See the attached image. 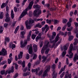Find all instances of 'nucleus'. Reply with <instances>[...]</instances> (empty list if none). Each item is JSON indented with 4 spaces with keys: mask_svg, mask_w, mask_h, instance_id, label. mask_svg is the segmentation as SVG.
<instances>
[{
    "mask_svg": "<svg viewBox=\"0 0 78 78\" xmlns=\"http://www.w3.org/2000/svg\"><path fill=\"white\" fill-rule=\"evenodd\" d=\"M33 3H34V2H33V1H31L28 7H27L25 10L22 13L20 17V19L22 18L23 16H25L26 15V14H27V11H28V10H30V9H31V8H32V6H33Z\"/></svg>",
    "mask_w": 78,
    "mask_h": 78,
    "instance_id": "nucleus-1",
    "label": "nucleus"
},
{
    "mask_svg": "<svg viewBox=\"0 0 78 78\" xmlns=\"http://www.w3.org/2000/svg\"><path fill=\"white\" fill-rule=\"evenodd\" d=\"M72 50H73V44H71L69 47V55L68 54L66 55V56H68L69 58H72L73 55V54L72 52Z\"/></svg>",
    "mask_w": 78,
    "mask_h": 78,
    "instance_id": "nucleus-2",
    "label": "nucleus"
},
{
    "mask_svg": "<svg viewBox=\"0 0 78 78\" xmlns=\"http://www.w3.org/2000/svg\"><path fill=\"white\" fill-rule=\"evenodd\" d=\"M46 68L47 69L45 70L43 73V77H45L47 76V72L51 68V66L48 65L46 66Z\"/></svg>",
    "mask_w": 78,
    "mask_h": 78,
    "instance_id": "nucleus-3",
    "label": "nucleus"
},
{
    "mask_svg": "<svg viewBox=\"0 0 78 78\" xmlns=\"http://www.w3.org/2000/svg\"><path fill=\"white\" fill-rule=\"evenodd\" d=\"M69 46V43H67L66 44V45L63 46L64 51L62 53V57H64V56H65V55H66V51L65 50H66L68 48L67 47H68Z\"/></svg>",
    "mask_w": 78,
    "mask_h": 78,
    "instance_id": "nucleus-4",
    "label": "nucleus"
},
{
    "mask_svg": "<svg viewBox=\"0 0 78 78\" xmlns=\"http://www.w3.org/2000/svg\"><path fill=\"white\" fill-rule=\"evenodd\" d=\"M7 55V51L5 49L3 48L2 51H0V56H6Z\"/></svg>",
    "mask_w": 78,
    "mask_h": 78,
    "instance_id": "nucleus-5",
    "label": "nucleus"
},
{
    "mask_svg": "<svg viewBox=\"0 0 78 78\" xmlns=\"http://www.w3.org/2000/svg\"><path fill=\"white\" fill-rule=\"evenodd\" d=\"M42 14V10L39 9L37 10H35L34 11V16H36L37 15H40Z\"/></svg>",
    "mask_w": 78,
    "mask_h": 78,
    "instance_id": "nucleus-6",
    "label": "nucleus"
},
{
    "mask_svg": "<svg viewBox=\"0 0 78 78\" xmlns=\"http://www.w3.org/2000/svg\"><path fill=\"white\" fill-rule=\"evenodd\" d=\"M49 42H48L47 44L45 45H44V47L42 48L41 51V53L42 55L44 54L45 50L46 49H47V48H48V44H49Z\"/></svg>",
    "mask_w": 78,
    "mask_h": 78,
    "instance_id": "nucleus-7",
    "label": "nucleus"
},
{
    "mask_svg": "<svg viewBox=\"0 0 78 78\" xmlns=\"http://www.w3.org/2000/svg\"><path fill=\"white\" fill-rule=\"evenodd\" d=\"M28 47H29V53L30 55H31L33 53V48H32V45L31 44H30L29 46L28 45L27 48H28Z\"/></svg>",
    "mask_w": 78,
    "mask_h": 78,
    "instance_id": "nucleus-8",
    "label": "nucleus"
},
{
    "mask_svg": "<svg viewBox=\"0 0 78 78\" xmlns=\"http://www.w3.org/2000/svg\"><path fill=\"white\" fill-rule=\"evenodd\" d=\"M18 63L19 64L22 65V67L23 68L25 67V61H23V62L21 60H19L18 61Z\"/></svg>",
    "mask_w": 78,
    "mask_h": 78,
    "instance_id": "nucleus-9",
    "label": "nucleus"
},
{
    "mask_svg": "<svg viewBox=\"0 0 78 78\" xmlns=\"http://www.w3.org/2000/svg\"><path fill=\"white\" fill-rule=\"evenodd\" d=\"M20 47L21 48H24V47H25V46L27 45L28 43L27 41H25L23 44V41H21L20 43Z\"/></svg>",
    "mask_w": 78,
    "mask_h": 78,
    "instance_id": "nucleus-10",
    "label": "nucleus"
},
{
    "mask_svg": "<svg viewBox=\"0 0 78 78\" xmlns=\"http://www.w3.org/2000/svg\"><path fill=\"white\" fill-rule=\"evenodd\" d=\"M69 73V72L67 71L66 72V75L65 76V78H72V76H71V74Z\"/></svg>",
    "mask_w": 78,
    "mask_h": 78,
    "instance_id": "nucleus-11",
    "label": "nucleus"
},
{
    "mask_svg": "<svg viewBox=\"0 0 78 78\" xmlns=\"http://www.w3.org/2000/svg\"><path fill=\"white\" fill-rule=\"evenodd\" d=\"M25 24L27 30H30L31 28L30 25L28 24V21L27 20L25 22Z\"/></svg>",
    "mask_w": 78,
    "mask_h": 78,
    "instance_id": "nucleus-12",
    "label": "nucleus"
},
{
    "mask_svg": "<svg viewBox=\"0 0 78 78\" xmlns=\"http://www.w3.org/2000/svg\"><path fill=\"white\" fill-rule=\"evenodd\" d=\"M14 71V66H12L10 70H9L8 74H10L11 73H13Z\"/></svg>",
    "mask_w": 78,
    "mask_h": 78,
    "instance_id": "nucleus-13",
    "label": "nucleus"
},
{
    "mask_svg": "<svg viewBox=\"0 0 78 78\" xmlns=\"http://www.w3.org/2000/svg\"><path fill=\"white\" fill-rule=\"evenodd\" d=\"M31 33H32V31H30L29 33V34L27 35V41H30V37L31 36Z\"/></svg>",
    "mask_w": 78,
    "mask_h": 78,
    "instance_id": "nucleus-14",
    "label": "nucleus"
},
{
    "mask_svg": "<svg viewBox=\"0 0 78 78\" xmlns=\"http://www.w3.org/2000/svg\"><path fill=\"white\" fill-rule=\"evenodd\" d=\"M33 47L34 48V52L35 53L37 52V46L36 44H34L33 46Z\"/></svg>",
    "mask_w": 78,
    "mask_h": 78,
    "instance_id": "nucleus-15",
    "label": "nucleus"
},
{
    "mask_svg": "<svg viewBox=\"0 0 78 78\" xmlns=\"http://www.w3.org/2000/svg\"><path fill=\"white\" fill-rule=\"evenodd\" d=\"M25 34V32L23 31L21 32L20 34L21 37V38H25V37H24Z\"/></svg>",
    "mask_w": 78,
    "mask_h": 78,
    "instance_id": "nucleus-16",
    "label": "nucleus"
},
{
    "mask_svg": "<svg viewBox=\"0 0 78 78\" xmlns=\"http://www.w3.org/2000/svg\"><path fill=\"white\" fill-rule=\"evenodd\" d=\"M5 45H6V41L7 42H9L10 40V39L9 37H5Z\"/></svg>",
    "mask_w": 78,
    "mask_h": 78,
    "instance_id": "nucleus-17",
    "label": "nucleus"
},
{
    "mask_svg": "<svg viewBox=\"0 0 78 78\" xmlns=\"http://www.w3.org/2000/svg\"><path fill=\"white\" fill-rule=\"evenodd\" d=\"M5 21L7 23H10L11 22V18L10 17L6 18Z\"/></svg>",
    "mask_w": 78,
    "mask_h": 78,
    "instance_id": "nucleus-18",
    "label": "nucleus"
},
{
    "mask_svg": "<svg viewBox=\"0 0 78 78\" xmlns=\"http://www.w3.org/2000/svg\"><path fill=\"white\" fill-rule=\"evenodd\" d=\"M44 28H45V29H46V28H47L45 31V33H47V31H48V30H49V29L50 28V27H49V26L48 27V25H46L45 26V27Z\"/></svg>",
    "mask_w": 78,
    "mask_h": 78,
    "instance_id": "nucleus-19",
    "label": "nucleus"
},
{
    "mask_svg": "<svg viewBox=\"0 0 78 78\" xmlns=\"http://www.w3.org/2000/svg\"><path fill=\"white\" fill-rule=\"evenodd\" d=\"M23 56V52H20L18 55V59H20L21 58H22V56Z\"/></svg>",
    "mask_w": 78,
    "mask_h": 78,
    "instance_id": "nucleus-20",
    "label": "nucleus"
},
{
    "mask_svg": "<svg viewBox=\"0 0 78 78\" xmlns=\"http://www.w3.org/2000/svg\"><path fill=\"white\" fill-rule=\"evenodd\" d=\"M11 17L12 19H14V17L15 15L14 14V12H13V10L12 9V10L11 12Z\"/></svg>",
    "mask_w": 78,
    "mask_h": 78,
    "instance_id": "nucleus-21",
    "label": "nucleus"
},
{
    "mask_svg": "<svg viewBox=\"0 0 78 78\" xmlns=\"http://www.w3.org/2000/svg\"><path fill=\"white\" fill-rule=\"evenodd\" d=\"M13 60V58H12L11 57L9 58H8V63L9 64H11V62Z\"/></svg>",
    "mask_w": 78,
    "mask_h": 78,
    "instance_id": "nucleus-22",
    "label": "nucleus"
},
{
    "mask_svg": "<svg viewBox=\"0 0 78 78\" xmlns=\"http://www.w3.org/2000/svg\"><path fill=\"white\" fill-rule=\"evenodd\" d=\"M42 25L40 24V23H38L35 26V27L36 28V27H38V28H42Z\"/></svg>",
    "mask_w": 78,
    "mask_h": 78,
    "instance_id": "nucleus-23",
    "label": "nucleus"
},
{
    "mask_svg": "<svg viewBox=\"0 0 78 78\" xmlns=\"http://www.w3.org/2000/svg\"><path fill=\"white\" fill-rule=\"evenodd\" d=\"M3 17H4V13L3 12H1L0 15V19H2Z\"/></svg>",
    "mask_w": 78,
    "mask_h": 78,
    "instance_id": "nucleus-24",
    "label": "nucleus"
},
{
    "mask_svg": "<svg viewBox=\"0 0 78 78\" xmlns=\"http://www.w3.org/2000/svg\"><path fill=\"white\" fill-rule=\"evenodd\" d=\"M33 8H40L41 6L38 5H33Z\"/></svg>",
    "mask_w": 78,
    "mask_h": 78,
    "instance_id": "nucleus-25",
    "label": "nucleus"
},
{
    "mask_svg": "<svg viewBox=\"0 0 78 78\" xmlns=\"http://www.w3.org/2000/svg\"><path fill=\"white\" fill-rule=\"evenodd\" d=\"M41 39L42 37H41L37 36L36 38V42H38V41H39V40H40V39Z\"/></svg>",
    "mask_w": 78,
    "mask_h": 78,
    "instance_id": "nucleus-26",
    "label": "nucleus"
},
{
    "mask_svg": "<svg viewBox=\"0 0 78 78\" xmlns=\"http://www.w3.org/2000/svg\"><path fill=\"white\" fill-rule=\"evenodd\" d=\"M42 58L43 59V60H42L43 62H45L46 60H47V57H45V56H43L42 57Z\"/></svg>",
    "mask_w": 78,
    "mask_h": 78,
    "instance_id": "nucleus-27",
    "label": "nucleus"
},
{
    "mask_svg": "<svg viewBox=\"0 0 78 78\" xmlns=\"http://www.w3.org/2000/svg\"><path fill=\"white\" fill-rule=\"evenodd\" d=\"M34 22V21L33 20H29L28 22V25H30L31 23H33Z\"/></svg>",
    "mask_w": 78,
    "mask_h": 78,
    "instance_id": "nucleus-28",
    "label": "nucleus"
},
{
    "mask_svg": "<svg viewBox=\"0 0 78 78\" xmlns=\"http://www.w3.org/2000/svg\"><path fill=\"white\" fill-rule=\"evenodd\" d=\"M27 66H28V70H29V72L30 71V67H31V63L29 62V63L27 65Z\"/></svg>",
    "mask_w": 78,
    "mask_h": 78,
    "instance_id": "nucleus-29",
    "label": "nucleus"
},
{
    "mask_svg": "<svg viewBox=\"0 0 78 78\" xmlns=\"http://www.w3.org/2000/svg\"><path fill=\"white\" fill-rule=\"evenodd\" d=\"M19 26H18L16 27L14 33L15 34L17 33V31L19 30Z\"/></svg>",
    "mask_w": 78,
    "mask_h": 78,
    "instance_id": "nucleus-30",
    "label": "nucleus"
},
{
    "mask_svg": "<svg viewBox=\"0 0 78 78\" xmlns=\"http://www.w3.org/2000/svg\"><path fill=\"white\" fill-rule=\"evenodd\" d=\"M78 43V40L77 39H75V42L73 43L74 45H76Z\"/></svg>",
    "mask_w": 78,
    "mask_h": 78,
    "instance_id": "nucleus-31",
    "label": "nucleus"
},
{
    "mask_svg": "<svg viewBox=\"0 0 78 78\" xmlns=\"http://www.w3.org/2000/svg\"><path fill=\"white\" fill-rule=\"evenodd\" d=\"M51 68L53 70H55L56 69V65L54 64L51 66Z\"/></svg>",
    "mask_w": 78,
    "mask_h": 78,
    "instance_id": "nucleus-32",
    "label": "nucleus"
},
{
    "mask_svg": "<svg viewBox=\"0 0 78 78\" xmlns=\"http://www.w3.org/2000/svg\"><path fill=\"white\" fill-rule=\"evenodd\" d=\"M4 29L2 26H0V33H2Z\"/></svg>",
    "mask_w": 78,
    "mask_h": 78,
    "instance_id": "nucleus-33",
    "label": "nucleus"
},
{
    "mask_svg": "<svg viewBox=\"0 0 78 78\" xmlns=\"http://www.w3.org/2000/svg\"><path fill=\"white\" fill-rule=\"evenodd\" d=\"M5 70H2L1 72V75H5Z\"/></svg>",
    "mask_w": 78,
    "mask_h": 78,
    "instance_id": "nucleus-34",
    "label": "nucleus"
},
{
    "mask_svg": "<svg viewBox=\"0 0 78 78\" xmlns=\"http://www.w3.org/2000/svg\"><path fill=\"white\" fill-rule=\"evenodd\" d=\"M58 40H59V37L58 36H57L56 37L55 42H58Z\"/></svg>",
    "mask_w": 78,
    "mask_h": 78,
    "instance_id": "nucleus-35",
    "label": "nucleus"
},
{
    "mask_svg": "<svg viewBox=\"0 0 78 78\" xmlns=\"http://www.w3.org/2000/svg\"><path fill=\"white\" fill-rule=\"evenodd\" d=\"M66 73L65 72H63L62 73V74L60 75V77L61 78H62L64 76V75H65V74Z\"/></svg>",
    "mask_w": 78,
    "mask_h": 78,
    "instance_id": "nucleus-36",
    "label": "nucleus"
},
{
    "mask_svg": "<svg viewBox=\"0 0 78 78\" xmlns=\"http://www.w3.org/2000/svg\"><path fill=\"white\" fill-rule=\"evenodd\" d=\"M37 57V55H36V54H35L34 55V56L33 58V59H36Z\"/></svg>",
    "mask_w": 78,
    "mask_h": 78,
    "instance_id": "nucleus-37",
    "label": "nucleus"
},
{
    "mask_svg": "<svg viewBox=\"0 0 78 78\" xmlns=\"http://www.w3.org/2000/svg\"><path fill=\"white\" fill-rule=\"evenodd\" d=\"M8 24L7 23H5L4 24V28H8Z\"/></svg>",
    "mask_w": 78,
    "mask_h": 78,
    "instance_id": "nucleus-38",
    "label": "nucleus"
},
{
    "mask_svg": "<svg viewBox=\"0 0 78 78\" xmlns=\"http://www.w3.org/2000/svg\"><path fill=\"white\" fill-rule=\"evenodd\" d=\"M69 41H72L73 38V36H69Z\"/></svg>",
    "mask_w": 78,
    "mask_h": 78,
    "instance_id": "nucleus-39",
    "label": "nucleus"
},
{
    "mask_svg": "<svg viewBox=\"0 0 78 78\" xmlns=\"http://www.w3.org/2000/svg\"><path fill=\"white\" fill-rule=\"evenodd\" d=\"M68 20L66 19H64L63 20V23H66V22H67Z\"/></svg>",
    "mask_w": 78,
    "mask_h": 78,
    "instance_id": "nucleus-40",
    "label": "nucleus"
},
{
    "mask_svg": "<svg viewBox=\"0 0 78 78\" xmlns=\"http://www.w3.org/2000/svg\"><path fill=\"white\" fill-rule=\"evenodd\" d=\"M43 73V70H41L38 73V75L39 76H40L41 74H42V73Z\"/></svg>",
    "mask_w": 78,
    "mask_h": 78,
    "instance_id": "nucleus-41",
    "label": "nucleus"
},
{
    "mask_svg": "<svg viewBox=\"0 0 78 78\" xmlns=\"http://www.w3.org/2000/svg\"><path fill=\"white\" fill-rule=\"evenodd\" d=\"M67 25L68 27H70L71 26V23L69 22H68L67 24Z\"/></svg>",
    "mask_w": 78,
    "mask_h": 78,
    "instance_id": "nucleus-42",
    "label": "nucleus"
},
{
    "mask_svg": "<svg viewBox=\"0 0 78 78\" xmlns=\"http://www.w3.org/2000/svg\"><path fill=\"white\" fill-rule=\"evenodd\" d=\"M36 35L34 34H33L32 35L31 37L32 39H33V40H34V39H35V38H36Z\"/></svg>",
    "mask_w": 78,
    "mask_h": 78,
    "instance_id": "nucleus-43",
    "label": "nucleus"
},
{
    "mask_svg": "<svg viewBox=\"0 0 78 78\" xmlns=\"http://www.w3.org/2000/svg\"><path fill=\"white\" fill-rule=\"evenodd\" d=\"M6 62H7V61L5 60L2 62L1 64V65H3L4 64H5V63H6Z\"/></svg>",
    "mask_w": 78,
    "mask_h": 78,
    "instance_id": "nucleus-44",
    "label": "nucleus"
},
{
    "mask_svg": "<svg viewBox=\"0 0 78 78\" xmlns=\"http://www.w3.org/2000/svg\"><path fill=\"white\" fill-rule=\"evenodd\" d=\"M49 51H50V49L49 48L47 49L45 51V54H48V52H49Z\"/></svg>",
    "mask_w": 78,
    "mask_h": 78,
    "instance_id": "nucleus-45",
    "label": "nucleus"
},
{
    "mask_svg": "<svg viewBox=\"0 0 78 78\" xmlns=\"http://www.w3.org/2000/svg\"><path fill=\"white\" fill-rule=\"evenodd\" d=\"M5 5L4 4V3H3L1 5V8L2 9V8H5Z\"/></svg>",
    "mask_w": 78,
    "mask_h": 78,
    "instance_id": "nucleus-46",
    "label": "nucleus"
},
{
    "mask_svg": "<svg viewBox=\"0 0 78 78\" xmlns=\"http://www.w3.org/2000/svg\"><path fill=\"white\" fill-rule=\"evenodd\" d=\"M61 62H59V64L58 65V69H61Z\"/></svg>",
    "mask_w": 78,
    "mask_h": 78,
    "instance_id": "nucleus-47",
    "label": "nucleus"
},
{
    "mask_svg": "<svg viewBox=\"0 0 78 78\" xmlns=\"http://www.w3.org/2000/svg\"><path fill=\"white\" fill-rule=\"evenodd\" d=\"M54 24H57L58 23V21L56 20H54Z\"/></svg>",
    "mask_w": 78,
    "mask_h": 78,
    "instance_id": "nucleus-48",
    "label": "nucleus"
},
{
    "mask_svg": "<svg viewBox=\"0 0 78 78\" xmlns=\"http://www.w3.org/2000/svg\"><path fill=\"white\" fill-rule=\"evenodd\" d=\"M66 63L67 65H69V59L67 58H66Z\"/></svg>",
    "mask_w": 78,
    "mask_h": 78,
    "instance_id": "nucleus-49",
    "label": "nucleus"
},
{
    "mask_svg": "<svg viewBox=\"0 0 78 78\" xmlns=\"http://www.w3.org/2000/svg\"><path fill=\"white\" fill-rule=\"evenodd\" d=\"M44 6H45V7H49L50 6V4H45Z\"/></svg>",
    "mask_w": 78,
    "mask_h": 78,
    "instance_id": "nucleus-50",
    "label": "nucleus"
},
{
    "mask_svg": "<svg viewBox=\"0 0 78 78\" xmlns=\"http://www.w3.org/2000/svg\"><path fill=\"white\" fill-rule=\"evenodd\" d=\"M16 24V21H14L12 24V27H14V26H15Z\"/></svg>",
    "mask_w": 78,
    "mask_h": 78,
    "instance_id": "nucleus-51",
    "label": "nucleus"
},
{
    "mask_svg": "<svg viewBox=\"0 0 78 78\" xmlns=\"http://www.w3.org/2000/svg\"><path fill=\"white\" fill-rule=\"evenodd\" d=\"M44 44V42L43 41H41L40 45V48H41L43 46V44Z\"/></svg>",
    "mask_w": 78,
    "mask_h": 78,
    "instance_id": "nucleus-52",
    "label": "nucleus"
},
{
    "mask_svg": "<svg viewBox=\"0 0 78 78\" xmlns=\"http://www.w3.org/2000/svg\"><path fill=\"white\" fill-rule=\"evenodd\" d=\"M27 59H28L30 58V55L28 54H27L26 55Z\"/></svg>",
    "mask_w": 78,
    "mask_h": 78,
    "instance_id": "nucleus-53",
    "label": "nucleus"
},
{
    "mask_svg": "<svg viewBox=\"0 0 78 78\" xmlns=\"http://www.w3.org/2000/svg\"><path fill=\"white\" fill-rule=\"evenodd\" d=\"M67 27V26L66 25H65V26L64 27H63V28L62 29V30L63 31H64L66 29V27Z\"/></svg>",
    "mask_w": 78,
    "mask_h": 78,
    "instance_id": "nucleus-54",
    "label": "nucleus"
},
{
    "mask_svg": "<svg viewBox=\"0 0 78 78\" xmlns=\"http://www.w3.org/2000/svg\"><path fill=\"white\" fill-rule=\"evenodd\" d=\"M12 42H10L9 43V47L10 48H11L12 47Z\"/></svg>",
    "mask_w": 78,
    "mask_h": 78,
    "instance_id": "nucleus-55",
    "label": "nucleus"
},
{
    "mask_svg": "<svg viewBox=\"0 0 78 78\" xmlns=\"http://www.w3.org/2000/svg\"><path fill=\"white\" fill-rule=\"evenodd\" d=\"M36 69H32V73H34V72H36Z\"/></svg>",
    "mask_w": 78,
    "mask_h": 78,
    "instance_id": "nucleus-56",
    "label": "nucleus"
},
{
    "mask_svg": "<svg viewBox=\"0 0 78 78\" xmlns=\"http://www.w3.org/2000/svg\"><path fill=\"white\" fill-rule=\"evenodd\" d=\"M27 1V0H24L22 3L23 5H24L26 2Z\"/></svg>",
    "mask_w": 78,
    "mask_h": 78,
    "instance_id": "nucleus-57",
    "label": "nucleus"
},
{
    "mask_svg": "<svg viewBox=\"0 0 78 78\" xmlns=\"http://www.w3.org/2000/svg\"><path fill=\"white\" fill-rule=\"evenodd\" d=\"M18 76V73H16L14 76V78H16Z\"/></svg>",
    "mask_w": 78,
    "mask_h": 78,
    "instance_id": "nucleus-58",
    "label": "nucleus"
},
{
    "mask_svg": "<svg viewBox=\"0 0 78 78\" xmlns=\"http://www.w3.org/2000/svg\"><path fill=\"white\" fill-rule=\"evenodd\" d=\"M17 8H16V7H15L14 8V11L15 12H17Z\"/></svg>",
    "mask_w": 78,
    "mask_h": 78,
    "instance_id": "nucleus-59",
    "label": "nucleus"
},
{
    "mask_svg": "<svg viewBox=\"0 0 78 78\" xmlns=\"http://www.w3.org/2000/svg\"><path fill=\"white\" fill-rule=\"evenodd\" d=\"M58 60L59 59H58V58H57L55 61V64H57V63H58Z\"/></svg>",
    "mask_w": 78,
    "mask_h": 78,
    "instance_id": "nucleus-60",
    "label": "nucleus"
},
{
    "mask_svg": "<svg viewBox=\"0 0 78 78\" xmlns=\"http://www.w3.org/2000/svg\"><path fill=\"white\" fill-rule=\"evenodd\" d=\"M9 14L6 13V18H9Z\"/></svg>",
    "mask_w": 78,
    "mask_h": 78,
    "instance_id": "nucleus-61",
    "label": "nucleus"
},
{
    "mask_svg": "<svg viewBox=\"0 0 78 78\" xmlns=\"http://www.w3.org/2000/svg\"><path fill=\"white\" fill-rule=\"evenodd\" d=\"M47 36H48V37L49 38H50L49 40H50V41H51V36H50V35L49 34H48Z\"/></svg>",
    "mask_w": 78,
    "mask_h": 78,
    "instance_id": "nucleus-62",
    "label": "nucleus"
},
{
    "mask_svg": "<svg viewBox=\"0 0 78 78\" xmlns=\"http://www.w3.org/2000/svg\"><path fill=\"white\" fill-rule=\"evenodd\" d=\"M15 68L16 69V70H17V68H18V65L16 64H15Z\"/></svg>",
    "mask_w": 78,
    "mask_h": 78,
    "instance_id": "nucleus-63",
    "label": "nucleus"
},
{
    "mask_svg": "<svg viewBox=\"0 0 78 78\" xmlns=\"http://www.w3.org/2000/svg\"><path fill=\"white\" fill-rule=\"evenodd\" d=\"M74 24L75 25V26L76 27H78V23L76 22H75L74 23Z\"/></svg>",
    "mask_w": 78,
    "mask_h": 78,
    "instance_id": "nucleus-64",
    "label": "nucleus"
}]
</instances>
